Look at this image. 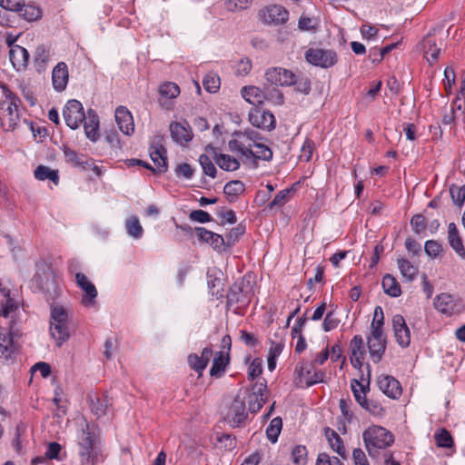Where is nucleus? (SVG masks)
I'll list each match as a JSON object with an SVG mask.
<instances>
[{
    "instance_id": "4468645a",
    "label": "nucleus",
    "mask_w": 465,
    "mask_h": 465,
    "mask_svg": "<svg viewBox=\"0 0 465 465\" xmlns=\"http://www.w3.org/2000/svg\"><path fill=\"white\" fill-rule=\"evenodd\" d=\"M250 123L258 128L263 130H272L275 127L274 115L269 111H264L261 108H252L249 113Z\"/></svg>"
},
{
    "instance_id": "a18cd8bd",
    "label": "nucleus",
    "mask_w": 465,
    "mask_h": 465,
    "mask_svg": "<svg viewBox=\"0 0 465 465\" xmlns=\"http://www.w3.org/2000/svg\"><path fill=\"white\" fill-rule=\"evenodd\" d=\"M125 228L127 233L135 239H139L143 236V229L137 216L129 217L125 221Z\"/></svg>"
},
{
    "instance_id": "f257e3e1",
    "label": "nucleus",
    "mask_w": 465,
    "mask_h": 465,
    "mask_svg": "<svg viewBox=\"0 0 465 465\" xmlns=\"http://www.w3.org/2000/svg\"><path fill=\"white\" fill-rule=\"evenodd\" d=\"M253 286V276L251 273L236 281L227 293V307L232 308L235 314L243 315L254 294Z\"/></svg>"
},
{
    "instance_id": "aec40b11",
    "label": "nucleus",
    "mask_w": 465,
    "mask_h": 465,
    "mask_svg": "<svg viewBox=\"0 0 465 465\" xmlns=\"http://www.w3.org/2000/svg\"><path fill=\"white\" fill-rule=\"evenodd\" d=\"M351 356L350 361L351 365L361 372L363 366V359L366 351L364 348V341L361 335H355L350 341Z\"/></svg>"
},
{
    "instance_id": "37998d69",
    "label": "nucleus",
    "mask_w": 465,
    "mask_h": 465,
    "mask_svg": "<svg viewBox=\"0 0 465 465\" xmlns=\"http://www.w3.org/2000/svg\"><path fill=\"white\" fill-rule=\"evenodd\" d=\"M18 13L28 22L36 21L42 16V11L38 6L35 5H25L24 3H22Z\"/></svg>"
},
{
    "instance_id": "a19ab883",
    "label": "nucleus",
    "mask_w": 465,
    "mask_h": 465,
    "mask_svg": "<svg viewBox=\"0 0 465 465\" xmlns=\"http://www.w3.org/2000/svg\"><path fill=\"white\" fill-rule=\"evenodd\" d=\"M424 56L430 64H434L439 58L440 48L437 46L435 41L430 37H426L423 41Z\"/></svg>"
},
{
    "instance_id": "b1692460",
    "label": "nucleus",
    "mask_w": 465,
    "mask_h": 465,
    "mask_svg": "<svg viewBox=\"0 0 465 465\" xmlns=\"http://www.w3.org/2000/svg\"><path fill=\"white\" fill-rule=\"evenodd\" d=\"M115 121L121 132L126 135L134 133V124L131 113L124 106H119L115 110Z\"/></svg>"
},
{
    "instance_id": "2eb2a0df",
    "label": "nucleus",
    "mask_w": 465,
    "mask_h": 465,
    "mask_svg": "<svg viewBox=\"0 0 465 465\" xmlns=\"http://www.w3.org/2000/svg\"><path fill=\"white\" fill-rule=\"evenodd\" d=\"M379 389L389 398L399 399L402 394L400 381L391 375L381 374L377 378Z\"/></svg>"
},
{
    "instance_id": "6e6d98bb",
    "label": "nucleus",
    "mask_w": 465,
    "mask_h": 465,
    "mask_svg": "<svg viewBox=\"0 0 465 465\" xmlns=\"http://www.w3.org/2000/svg\"><path fill=\"white\" fill-rule=\"evenodd\" d=\"M292 85L295 86V90L297 92L302 93L304 94H308L311 91V82L306 76L303 75L295 74V79Z\"/></svg>"
},
{
    "instance_id": "412c9836",
    "label": "nucleus",
    "mask_w": 465,
    "mask_h": 465,
    "mask_svg": "<svg viewBox=\"0 0 465 465\" xmlns=\"http://www.w3.org/2000/svg\"><path fill=\"white\" fill-rule=\"evenodd\" d=\"M75 281L85 294L82 298L83 305L89 307L94 304L95 298L97 297V290L95 286L88 280V278L82 272L75 274Z\"/></svg>"
},
{
    "instance_id": "338daca9",
    "label": "nucleus",
    "mask_w": 465,
    "mask_h": 465,
    "mask_svg": "<svg viewBox=\"0 0 465 465\" xmlns=\"http://www.w3.org/2000/svg\"><path fill=\"white\" fill-rule=\"evenodd\" d=\"M189 218L192 221L198 223H208L213 220L212 216L205 211L203 210H194L190 213Z\"/></svg>"
},
{
    "instance_id": "79ce46f5",
    "label": "nucleus",
    "mask_w": 465,
    "mask_h": 465,
    "mask_svg": "<svg viewBox=\"0 0 465 465\" xmlns=\"http://www.w3.org/2000/svg\"><path fill=\"white\" fill-rule=\"evenodd\" d=\"M34 173H35V177L37 180H40V181L50 180L55 185H57L59 183L58 171L53 170L48 166L39 165L36 167Z\"/></svg>"
},
{
    "instance_id": "cd10ccee",
    "label": "nucleus",
    "mask_w": 465,
    "mask_h": 465,
    "mask_svg": "<svg viewBox=\"0 0 465 465\" xmlns=\"http://www.w3.org/2000/svg\"><path fill=\"white\" fill-rule=\"evenodd\" d=\"M448 242L455 252L465 260V248L462 239L455 223H449L448 226Z\"/></svg>"
},
{
    "instance_id": "423d86ee",
    "label": "nucleus",
    "mask_w": 465,
    "mask_h": 465,
    "mask_svg": "<svg viewBox=\"0 0 465 465\" xmlns=\"http://www.w3.org/2000/svg\"><path fill=\"white\" fill-rule=\"evenodd\" d=\"M6 100L0 106V124L5 131H13L19 123L18 98L15 94L7 90Z\"/></svg>"
},
{
    "instance_id": "c9c22d12",
    "label": "nucleus",
    "mask_w": 465,
    "mask_h": 465,
    "mask_svg": "<svg viewBox=\"0 0 465 465\" xmlns=\"http://www.w3.org/2000/svg\"><path fill=\"white\" fill-rule=\"evenodd\" d=\"M242 97L250 104H262L263 99L267 98L264 91L256 86H244L242 88Z\"/></svg>"
},
{
    "instance_id": "ea45409f",
    "label": "nucleus",
    "mask_w": 465,
    "mask_h": 465,
    "mask_svg": "<svg viewBox=\"0 0 465 465\" xmlns=\"http://www.w3.org/2000/svg\"><path fill=\"white\" fill-rule=\"evenodd\" d=\"M397 264L401 272V276L407 282H412L418 274V267L414 266L409 260L404 258H399Z\"/></svg>"
},
{
    "instance_id": "f03ea898",
    "label": "nucleus",
    "mask_w": 465,
    "mask_h": 465,
    "mask_svg": "<svg viewBox=\"0 0 465 465\" xmlns=\"http://www.w3.org/2000/svg\"><path fill=\"white\" fill-rule=\"evenodd\" d=\"M50 334L61 347L70 338V322L67 311L57 304H50Z\"/></svg>"
},
{
    "instance_id": "bf43d9fd",
    "label": "nucleus",
    "mask_w": 465,
    "mask_h": 465,
    "mask_svg": "<svg viewBox=\"0 0 465 465\" xmlns=\"http://www.w3.org/2000/svg\"><path fill=\"white\" fill-rule=\"evenodd\" d=\"M290 189L280 191L273 200L269 203L268 207L273 209L275 207H282L289 201Z\"/></svg>"
},
{
    "instance_id": "3c124183",
    "label": "nucleus",
    "mask_w": 465,
    "mask_h": 465,
    "mask_svg": "<svg viewBox=\"0 0 465 465\" xmlns=\"http://www.w3.org/2000/svg\"><path fill=\"white\" fill-rule=\"evenodd\" d=\"M216 440L221 444V448L229 451L235 449L237 445L235 436L229 433H217Z\"/></svg>"
},
{
    "instance_id": "0e129e2a",
    "label": "nucleus",
    "mask_w": 465,
    "mask_h": 465,
    "mask_svg": "<svg viewBox=\"0 0 465 465\" xmlns=\"http://www.w3.org/2000/svg\"><path fill=\"white\" fill-rule=\"evenodd\" d=\"M340 320L335 316L334 312H328L322 322V328L325 331H331L338 327Z\"/></svg>"
},
{
    "instance_id": "bb28decb",
    "label": "nucleus",
    "mask_w": 465,
    "mask_h": 465,
    "mask_svg": "<svg viewBox=\"0 0 465 465\" xmlns=\"http://www.w3.org/2000/svg\"><path fill=\"white\" fill-rule=\"evenodd\" d=\"M296 371H299V374L301 376H303L305 378L307 387L312 386L320 382H324V379L326 376L325 372L322 370L313 371L312 363H305L300 367V370H298L297 368Z\"/></svg>"
},
{
    "instance_id": "c756f323",
    "label": "nucleus",
    "mask_w": 465,
    "mask_h": 465,
    "mask_svg": "<svg viewBox=\"0 0 465 465\" xmlns=\"http://www.w3.org/2000/svg\"><path fill=\"white\" fill-rule=\"evenodd\" d=\"M195 231L199 241L210 244L213 249H219L224 244L222 235L209 231L203 227H196Z\"/></svg>"
},
{
    "instance_id": "58836bf2",
    "label": "nucleus",
    "mask_w": 465,
    "mask_h": 465,
    "mask_svg": "<svg viewBox=\"0 0 465 465\" xmlns=\"http://www.w3.org/2000/svg\"><path fill=\"white\" fill-rule=\"evenodd\" d=\"M245 190L244 184L239 180L228 182L223 188V193L230 203H234L238 196Z\"/></svg>"
},
{
    "instance_id": "5701e85b",
    "label": "nucleus",
    "mask_w": 465,
    "mask_h": 465,
    "mask_svg": "<svg viewBox=\"0 0 465 465\" xmlns=\"http://www.w3.org/2000/svg\"><path fill=\"white\" fill-rule=\"evenodd\" d=\"M9 60L14 69L17 72L25 71L28 65L30 54L28 51L19 45L8 51Z\"/></svg>"
},
{
    "instance_id": "72a5a7b5",
    "label": "nucleus",
    "mask_w": 465,
    "mask_h": 465,
    "mask_svg": "<svg viewBox=\"0 0 465 465\" xmlns=\"http://www.w3.org/2000/svg\"><path fill=\"white\" fill-rule=\"evenodd\" d=\"M381 286L384 292L392 298H397L401 295V288L399 282L390 273L382 277Z\"/></svg>"
},
{
    "instance_id": "680f3d73",
    "label": "nucleus",
    "mask_w": 465,
    "mask_h": 465,
    "mask_svg": "<svg viewBox=\"0 0 465 465\" xmlns=\"http://www.w3.org/2000/svg\"><path fill=\"white\" fill-rule=\"evenodd\" d=\"M314 149V142L310 138H306L302 147L300 159L305 162H309L312 159Z\"/></svg>"
},
{
    "instance_id": "2f4dec72",
    "label": "nucleus",
    "mask_w": 465,
    "mask_h": 465,
    "mask_svg": "<svg viewBox=\"0 0 465 465\" xmlns=\"http://www.w3.org/2000/svg\"><path fill=\"white\" fill-rule=\"evenodd\" d=\"M230 359L228 353L219 351L215 354L213 365L210 370V375L212 377L220 378L223 375L226 366L229 364Z\"/></svg>"
},
{
    "instance_id": "c03bdc74",
    "label": "nucleus",
    "mask_w": 465,
    "mask_h": 465,
    "mask_svg": "<svg viewBox=\"0 0 465 465\" xmlns=\"http://www.w3.org/2000/svg\"><path fill=\"white\" fill-rule=\"evenodd\" d=\"M434 439L436 445L440 448L450 449L454 445L451 434L444 428L436 430Z\"/></svg>"
},
{
    "instance_id": "49530a36",
    "label": "nucleus",
    "mask_w": 465,
    "mask_h": 465,
    "mask_svg": "<svg viewBox=\"0 0 465 465\" xmlns=\"http://www.w3.org/2000/svg\"><path fill=\"white\" fill-rule=\"evenodd\" d=\"M282 427V420L281 417L273 418L269 426L266 429V435L269 440L272 443H275L278 440V437L281 433Z\"/></svg>"
},
{
    "instance_id": "e433bc0d",
    "label": "nucleus",
    "mask_w": 465,
    "mask_h": 465,
    "mask_svg": "<svg viewBox=\"0 0 465 465\" xmlns=\"http://www.w3.org/2000/svg\"><path fill=\"white\" fill-rule=\"evenodd\" d=\"M228 147L231 152L240 153L247 158H250V154H252V144L251 143H246V141L242 137L230 140Z\"/></svg>"
},
{
    "instance_id": "20e7f679",
    "label": "nucleus",
    "mask_w": 465,
    "mask_h": 465,
    "mask_svg": "<svg viewBox=\"0 0 465 465\" xmlns=\"http://www.w3.org/2000/svg\"><path fill=\"white\" fill-rule=\"evenodd\" d=\"M84 437L79 442L80 457L83 465H95L104 460L100 440L94 432L83 430Z\"/></svg>"
},
{
    "instance_id": "0eeeda50",
    "label": "nucleus",
    "mask_w": 465,
    "mask_h": 465,
    "mask_svg": "<svg viewBox=\"0 0 465 465\" xmlns=\"http://www.w3.org/2000/svg\"><path fill=\"white\" fill-rule=\"evenodd\" d=\"M305 58L311 64L322 68H330L338 61L336 52L322 48L308 49L305 53Z\"/></svg>"
},
{
    "instance_id": "dca6fc26",
    "label": "nucleus",
    "mask_w": 465,
    "mask_h": 465,
    "mask_svg": "<svg viewBox=\"0 0 465 465\" xmlns=\"http://www.w3.org/2000/svg\"><path fill=\"white\" fill-rule=\"evenodd\" d=\"M247 418L245 411V403L240 400L239 397L235 398L226 414L225 420L232 427H240Z\"/></svg>"
},
{
    "instance_id": "f3484780",
    "label": "nucleus",
    "mask_w": 465,
    "mask_h": 465,
    "mask_svg": "<svg viewBox=\"0 0 465 465\" xmlns=\"http://www.w3.org/2000/svg\"><path fill=\"white\" fill-rule=\"evenodd\" d=\"M367 369V377H366V384L363 383L365 379L363 378V374L361 373V380L358 381L356 379H352L351 381V389L352 391L355 401L363 407V401H367L366 394L370 390V383L371 378V369L369 363L366 364Z\"/></svg>"
},
{
    "instance_id": "c85d7f7f",
    "label": "nucleus",
    "mask_w": 465,
    "mask_h": 465,
    "mask_svg": "<svg viewBox=\"0 0 465 465\" xmlns=\"http://www.w3.org/2000/svg\"><path fill=\"white\" fill-rule=\"evenodd\" d=\"M434 307L440 312L448 316L452 315L456 312V303L453 296L449 293H440L434 300Z\"/></svg>"
},
{
    "instance_id": "8fccbe9b",
    "label": "nucleus",
    "mask_w": 465,
    "mask_h": 465,
    "mask_svg": "<svg viewBox=\"0 0 465 465\" xmlns=\"http://www.w3.org/2000/svg\"><path fill=\"white\" fill-rule=\"evenodd\" d=\"M199 163L202 166L204 174L212 178L216 177L217 169L213 161L211 160V158L207 154L203 153L200 155Z\"/></svg>"
},
{
    "instance_id": "052dcab7",
    "label": "nucleus",
    "mask_w": 465,
    "mask_h": 465,
    "mask_svg": "<svg viewBox=\"0 0 465 465\" xmlns=\"http://www.w3.org/2000/svg\"><path fill=\"white\" fill-rule=\"evenodd\" d=\"M425 252L430 258H436L442 252V245L434 240H429L424 245Z\"/></svg>"
},
{
    "instance_id": "864d4df0",
    "label": "nucleus",
    "mask_w": 465,
    "mask_h": 465,
    "mask_svg": "<svg viewBox=\"0 0 465 465\" xmlns=\"http://www.w3.org/2000/svg\"><path fill=\"white\" fill-rule=\"evenodd\" d=\"M307 454L308 452L305 446L297 445L292 449V460L296 465H306Z\"/></svg>"
},
{
    "instance_id": "5fc2aeb1",
    "label": "nucleus",
    "mask_w": 465,
    "mask_h": 465,
    "mask_svg": "<svg viewBox=\"0 0 465 465\" xmlns=\"http://www.w3.org/2000/svg\"><path fill=\"white\" fill-rule=\"evenodd\" d=\"M188 364L196 372L199 373V376H202L203 370L207 367L206 361H204L199 355L196 353H191L188 356Z\"/></svg>"
},
{
    "instance_id": "de8ad7c7",
    "label": "nucleus",
    "mask_w": 465,
    "mask_h": 465,
    "mask_svg": "<svg viewBox=\"0 0 465 465\" xmlns=\"http://www.w3.org/2000/svg\"><path fill=\"white\" fill-rule=\"evenodd\" d=\"M252 154H250V158L252 157L258 160L270 161L272 158V151L265 144L261 143H252Z\"/></svg>"
},
{
    "instance_id": "4be33fe9",
    "label": "nucleus",
    "mask_w": 465,
    "mask_h": 465,
    "mask_svg": "<svg viewBox=\"0 0 465 465\" xmlns=\"http://www.w3.org/2000/svg\"><path fill=\"white\" fill-rule=\"evenodd\" d=\"M69 73L67 64L64 62H59L52 72V84L55 91H64L68 84Z\"/></svg>"
},
{
    "instance_id": "7ed1b4c3",
    "label": "nucleus",
    "mask_w": 465,
    "mask_h": 465,
    "mask_svg": "<svg viewBox=\"0 0 465 465\" xmlns=\"http://www.w3.org/2000/svg\"><path fill=\"white\" fill-rule=\"evenodd\" d=\"M367 451L371 457H376L380 450H385L394 442V436L385 428L373 425L362 434Z\"/></svg>"
},
{
    "instance_id": "39448f33",
    "label": "nucleus",
    "mask_w": 465,
    "mask_h": 465,
    "mask_svg": "<svg viewBox=\"0 0 465 465\" xmlns=\"http://www.w3.org/2000/svg\"><path fill=\"white\" fill-rule=\"evenodd\" d=\"M37 288L45 294L48 302L54 304L62 292L60 280L56 273L49 267L45 268L35 275Z\"/></svg>"
},
{
    "instance_id": "473e14b6",
    "label": "nucleus",
    "mask_w": 465,
    "mask_h": 465,
    "mask_svg": "<svg viewBox=\"0 0 465 465\" xmlns=\"http://www.w3.org/2000/svg\"><path fill=\"white\" fill-rule=\"evenodd\" d=\"M50 59V49L42 45L35 49L34 63L37 73L42 74L46 69V64Z\"/></svg>"
},
{
    "instance_id": "e2e57ef3",
    "label": "nucleus",
    "mask_w": 465,
    "mask_h": 465,
    "mask_svg": "<svg viewBox=\"0 0 465 465\" xmlns=\"http://www.w3.org/2000/svg\"><path fill=\"white\" fill-rule=\"evenodd\" d=\"M363 404L362 408L373 415L381 416L384 412L383 407L377 401L367 399V401H363Z\"/></svg>"
},
{
    "instance_id": "9b49d317",
    "label": "nucleus",
    "mask_w": 465,
    "mask_h": 465,
    "mask_svg": "<svg viewBox=\"0 0 465 465\" xmlns=\"http://www.w3.org/2000/svg\"><path fill=\"white\" fill-rule=\"evenodd\" d=\"M163 136L156 135L153 137L149 148L150 157L156 166L159 173H164L167 170V151L163 144Z\"/></svg>"
},
{
    "instance_id": "9d476101",
    "label": "nucleus",
    "mask_w": 465,
    "mask_h": 465,
    "mask_svg": "<svg viewBox=\"0 0 465 465\" xmlns=\"http://www.w3.org/2000/svg\"><path fill=\"white\" fill-rule=\"evenodd\" d=\"M260 21L265 25H281L289 19V12L280 5H272L259 11Z\"/></svg>"
},
{
    "instance_id": "4d7b16f0",
    "label": "nucleus",
    "mask_w": 465,
    "mask_h": 465,
    "mask_svg": "<svg viewBox=\"0 0 465 465\" xmlns=\"http://www.w3.org/2000/svg\"><path fill=\"white\" fill-rule=\"evenodd\" d=\"M450 193L453 203L461 207L465 201V184L462 186L452 185L450 189Z\"/></svg>"
},
{
    "instance_id": "09e8293b",
    "label": "nucleus",
    "mask_w": 465,
    "mask_h": 465,
    "mask_svg": "<svg viewBox=\"0 0 465 465\" xmlns=\"http://www.w3.org/2000/svg\"><path fill=\"white\" fill-rule=\"evenodd\" d=\"M220 77L215 73H208L203 79V85L209 93H216L220 88Z\"/></svg>"
},
{
    "instance_id": "a211bd4d",
    "label": "nucleus",
    "mask_w": 465,
    "mask_h": 465,
    "mask_svg": "<svg viewBox=\"0 0 465 465\" xmlns=\"http://www.w3.org/2000/svg\"><path fill=\"white\" fill-rule=\"evenodd\" d=\"M392 328L397 343L401 348H407L411 343V331L402 315L393 316Z\"/></svg>"
},
{
    "instance_id": "69168bd1",
    "label": "nucleus",
    "mask_w": 465,
    "mask_h": 465,
    "mask_svg": "<svg viewBox=\"0 0 465 465\" xmlns=\"http://www.w3.org/2000/svg\"><path fill=\"white\" fill-rule=\"evenodd\" d=\"M233 135L243 138L244 141H246V143H258V140L261 139L260 134L251 129L245 130L244 132H235Z\"/></svg>"
},
{
    "instance_id": "ddd939ff",
    "label": "nucleus",
    "mask_w": 465,
    "mask_h": 465,
    "mask_svg": "<svg viewBox=\"0 0 465 465\" xmlns=\"http://www.w3.org/2000/svg\"><path fill=\"white\" fill-rule=\"evenodd\" d=\"M266 82L276 86H291L295 74L282 67H271L265 72Z\"/></svg>"
},
{
    "instance_id": "393cba45",
    "label": "nucleus",
    "mask_w": 465,
    "mask_h": 465,
    "mask_svg": "<svg viewBox=\"0 0 465 465\" xmlns=\"http://www.w3.org/2000/svg\"><path fill=\"white\" fill-rule=\"evenodd\" d=\"M169 129L173 140L179 144H183L192 140V131L187 123L173 122L170 124Z\"/></svg>"
},
{
    "instance_id": "774afa93",
    "label": "nucleus",
    "mask_w": 465,
    "mask_h": 465,
    "mask_svg": "<svg viewBox=\"0 0 465 465\" xmlns=\"http://www.w3.org/2000/svg\"><path fill=\"white\" fill-rule=\"evenodd\" d=\"M194 170L189 163H183L179 164L175 169V173L177 176H182L186 179H190L193 175Z\"/></svg>"
},
{
    "instance_id": "13d9d810",
    "label": "nucleus",
    "mask_w": 465,
    "mask_h": 465,
    "mask_svg": "<svg viewBox=\"0 0 465 465\" xmlns=\"http://www.w3.org/2000/svg\"><path fill=\"white\" fill-rule=\"evenodd\" d=\"M411 226L415 233L420 234L427 228L426 218L422 214H415L411 219Z\"/></svg>"
},
{
    "instance_id": "603ef678",
    "label": "nucleus",
    "mask_w": 465,
    "mask_h": 465,
    "mask_svg": "<svg viewBox=\"0 0 465 465\" xmlns=\"http://www.w3.org/2000/svg\"><path fill=\"white\" fill-rule=\"evenodd\" d=\"M159 93L161 96L165 98H175L180 94L179 86L172 82H167L160 85Z\"/></svg>"
},
{
    "instance_id": "f704fd0d",
    "label": "nucleus",
    "mask_w": 465,
    "mask_h": 465,
    "mask_svg": "<svg viewBox=\"0 0 465 465\" xmlns=\"http://www.w3.org/2000/svg\"><path fill=\"white\" fill-rule=\"evenodd\" d=\"M325 436L331 448L336 451L341 458H346V450L340 435L330 428L324 429Z\"/></svg>"
},
{
    "instance_id": "a878e982",
    "label": "nucleus",
    "mask_w": 465,
    "mask_h": 465,
    "mask_svg": "<svg viewBox=\"0 0 465 465\" xmlns=\"http://www.w3.org/2000/svg\"><path fill=\"white\" fill-rule=\"evenodd\" d=\"M83 123L86 137L93 142L97 141L99 138V118L95 111L89 109Z\"/></svg>"
},
{
    "instance_id": "1a4fd4ad",
    "label": "nucleus",
    "mask_w": 465,
    "mask_h": 465,
    "mask_svg": "<svg viewBox=\"0 0 465 465\" xmlns=\"http://www.w3.org/2000/svg\"><path fill=\"white\" fill-rule=\"evenodd\" d=\"M63 115L68 127L77 129L85 119L83 104L77 100H69L64 110Z\"/></svg>"
},
{
    "instance_id": "4c0bfd02",
    "label": "nucleus",
    "mask_w": 465,
    "mask_h": 465,
    "mask_svg": "<svg viewBox=\"0 0 465 465\" xmlns=\"http://www.w3.org/2000/svg\"><path fill=\"white\" fill-rule=\"evenodd\" d=\"M88 399L90 401L91 411L97 418L106 413L108 407V399L106 396L99 397L97 395H89Z\"/></svg>"
},
{
    "instance_id": "f8f14e48",
    "label": "nucleus",
    "mask_w": 465,
    "mask_h": 465,
    "mask_svg": "<svg viewBox=\"0 0 465 465\" xmlns=\"http://www.w3.org/2000/svg\"><path fill=\"white\" fill-rule=\"evenodd\" d=\"M367 346L370 356L374 363L381 361L387 347V338L384 333L376 331L367 336Z\"/></svg>"
},
{
    "instance_id": "7c9ffc66",
    "label": "nucleus",
    "mask_w": 465,
    "mask_h": 465,
    "mask_svg": "<svg viewBox=\"0 0 465 465\" xmlns=\"http://www.w3.org/2000/svg\"><path fill=\"white\" fill-rule=\"evenodd\" d=\"M17 351V347L14 342L10 333H4L0 330V360H9Z\"/></svg>"
},
{
    "instance_id": "6ab92c4d",
    "label": "nucleus",
    "mask_w": 465,
    "mask_h": 465,
    "mask_svg": "<svg viewBox=\"0 0 465 465\" xmlns=\"http://www.w3.org/2000/svg\"><path fill=\"white\" fill-rule=\"evenodd\" d=\"M205 150L213 155V161L221 169L226 172H233L240 168L241 163L235 157L218 153L217 149L212 145H208Z\"/></svg>"
},
{
    "instance_id": "6e6552de",
    "label": "nucleus",
    "mask_w": 465,
    "mask_h": 465,
    "mask_svg": "<svg viewBox=\"0 0 465 465\" xmlns=\"http://www.w3.org/2000/svg\"><path fill=\"white\" fill-rule=\"evenodd\" d=\"M63 153L64 161L67 164L74 168L87 170L91 168L97 175L101 174V170L94 162L83 153H78L75 150L67 145H64Z\"/></svg>"
}]
</instances>
